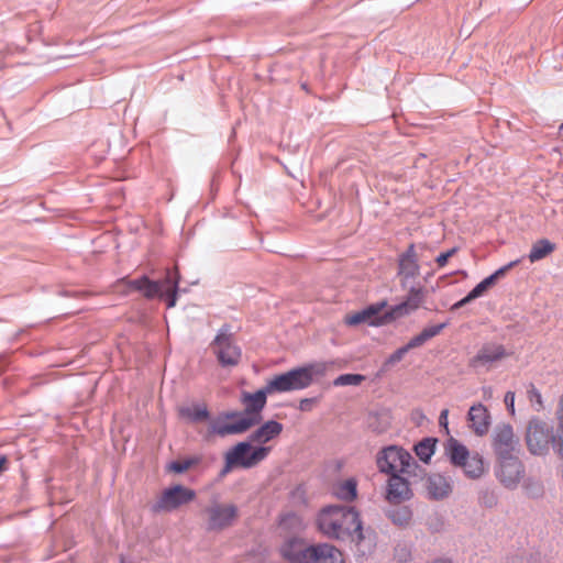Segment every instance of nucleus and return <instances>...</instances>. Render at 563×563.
Here are the masks:
<instances>
[{
    "instance_id": "58836bf2",
    "label": "nucleus",
    "mask_w": 563,
    "mask_h": 563,
    "mask_svg": "<svg viewBox=\"0 0 563 563\" xmlns=\"http://www.w3.org/2000/svg\"><path fill=\"white\" fill-rule=\"evenodd\" d=\"M479 501L488 507H493L496 505V496L493 492L486 489L481 492L479 494Z\"/></svg>"
},
{
    "instance_id": "ea45409f",
    "label": "nucleus",
    "mask_w": 563,
    "mask_h": 563,
    "mask_svg": "<svg viewBox=\"0 0 563 563\" xmlns=\"http://www.w3.org/2000/svg\"><path fill=\"white\" fill-rule=\"evenodd\" d=\"M457 252V247H452L448 250L446 252L441 253L437 256L435 262L439 265V267H443L446 265L450 257H452Z\"/></svg>"
},
{
    "instance_id": "c9c22d12",
    "label": "nucleus",
    "mask_w": 563,
    "mask_h": 563,
    "mask_svg": "<svg viewBox=\"0 0 563 563\" xmlns=\"http://www.w3.org/2000/svg\"><path fill=\"white\" fill-rule=\"evenodd\" d=\"M527 395L530 404L534 407L536 410L540 411L543 409L542 395L533 384L529 385Z\"/></svg>"
},
{
    "instance_id": "c03bdc74",
    "label": "nucleus",
    "mask_w": 563,
    "mask_h": 563,
    "mask_svg": "<svg viewBox=\"0 0 563 563\" xmlns=\"http://www.w3.org/2000/svg\"><path fill=\"white\" fill-rule=\"evenodd\" d=\"M448 416H449V410L448 409H443L441 411V413H440V417H439L440 427H443L445 429L446 433H449Z\"/></svg>"
},
{
    "instance_id": "6e6552de",
    "label": "nucleus",
    "mask_w": 563,
    "mask_h": 563,
    "mask_svg": "<svg viewBox=\"0 0 563 563\" xmlns=\"http://www.w3.org/2000/svg\"><path fill=\"white\" fill-rule=\"evenodd\" d=\"M195 498L196 492L194 489L177 484L163 490L156 503L152 506V511L172 512L191 503Z\"/></svg>"
},
{
    "instance_id": "4468645a",
    "label": "nucleus",
    "mask_w": 563,
    "mask_h": 563,
    "mask_svg": "<svg viewBox=\"0 0 563 563\" xmlns=\"http://www.w3.org/2000/svg\"><path fill=\"white\" fill-rule=\"evenodd\" d=\"M517 443L510 424L501 423L496 427L493 434V448L498 459L515 456L514 451Z\"/></svg>"
},
{
    "instance_id": "4c0bfd02",
    "label": "nucleus",
    "mask_w": 563,
    "mask_h": 563,
    "mask_svg": "<svg viewBox=\"0 0 563 563\" xmlns=\"http://www.w3.org/2000/svg\"><path fill=\"white\" fill-rule=\"evenodd\" d=\"M236 455L238 454H228L225 453L224 455V467L223 470L221 471V475H225L228 474L232 468L234 467H239V465L236 464Z\"/></svg>"
},
{
    "instance_id": "4be33fe9",
    "label": "nucleus",
    "mask_w": 563,
    "mask_h": 563,
    "mask_svg": "<svg viewBox=\"0 0 563 563\" xmlns=\"http://www.w3.org/2000/svg\"><path fill=\"white\" fill-rule=\"evenodd\" d=\"M444 452L451 464L456 467H460L471 456L468 449L453 437L446 440Z\"/></svg>"
},
{
    "instance_id": "ddd939ff",
    "label": "nucleus",
    "mask_w": 563,
    "mask_h": 563,
    "mask_svg": "<svg viewBox=\"0 0 563 563\" xmlns=\"http://www.w3.org/2000/svg\"><path fill=\"white\" fill-rule=\"evenodd\" d=\"M508 355L503 344L486 343L470 360L468 364L472 368H485L488 371L496 362L501 361Z\"/></svg>"
},
{
    "instance_id": "b1692460",
    "label": "nucleus",
    "mask_w": 563,
    "mask_h": 563,
    "mask_svg": "<svg viewBox=\"0 0 563 563\" xmlns=\"http://www.w3.org/2000/svg\"><path fill=\"white\" fill-rule=\"evenodd\" d=\"M555 418L558 420V426L556 429L553 430L551 445L554 453L560 459H563V395L560 397Z\"/></svg>"
},
{
    "instance_id": "473e14b6",
    "label": "nucleus",
    "mask_w": 563,
    "mask_h": 563,
    "mask_svg": "<svg viewBox=\"0 0 563 563\" xmlns=\"http://www.w3.org/2000/svg\"><path fill=\"white\" fill-rule=\"evenodd\" d=\"M522 489L529 498H540L544 494V487L541 481L528 477L522 483Z\"/></svg>"
},
{
    "instance_id": "a211bd4d",
    "label": "nucleus",
    "mask_w": 563,
    "mask_h": 563,
    "mask_svg": "<svg viewBox=\"0 0 563 563\" xmlns=\"http://www.w3.org/2000/svg\"><path fill=\"white\" fill-rule=\"evenodd\" d=\"M470 427L475 434L482 437L486 434L490 427V415L487 408L478 402L473 405L468 410Z\"/></svg>"
},
{
    "instance_id": "72a5a7b5",
    "label": "nucleus",
    "mask_w": 563,
    "mask_h": 563,
    "mask_svg": "<svg viewBox=\"0 0 563 563\" xmlns=\"http://www.w3.org/2000/svg\"><path fill=\"white\" fill-rule=\"evenodd\" d=\"M201 459L199 456L187 457L181 461H172L167 464V470L176 474H183L190 467L199 464Z\"/></svg>"
},
{
    "instance_id": "f257e3e1",
    "label": "nucleus",
    "mask_w": 563,
    "mask_h": 563,
    "mask_svg": "<svg viewBox=\"0 0 563 563\" xmlns=\"http://www.w3.org/2000/svg\"><path fill=\"white\" fill-rule=\"evenodd\" d=\"M321 533L330 539L355 542L357 551L365 555L374 545V538L366 536L358 512L353 507L332 505L324 507L317 518Z\"/></svg>"
},
{
    "instance_id": "79ce46f5",
    "label": "nucleus",
    "mask_w": 563,
    "mask_h": 563,
    "mask_svg": "<svg viewBox=\"0 0 563 563\" xmlns=\"http://www.w3.org/2000/svg\"><path fill=\"white\" fill-rule=\"evenodd\" d=\"M510 415L515 413V393L507 391L504 399Z\"/></svg>"
},
{
    "instance_id": "f3484780",
    "label": "nucleus",
    "mask_w": 563,
    "mask_h": 563,
    "mask_svg": "<svg viewBox=\"0 0 563 563\" xmlns=\"http://www.w3.org/2000/svg\"><path fill=\"white\" fill-rule=\"evenodd\" d=\"M386 307L387 302L385 300L369 305L365 309L357 311L352 316H349L346 318V323L349 325H357L367 322L369 325L378 327L379 324H376L374 322H377L382 318V311Z\"/></svg>"
},
{
    "instance_id": "9d476101",
    "label": "nucleus",
    "mask_w": 563,
    "mask_h": 563,
    "mask_svg": "<svg viewBox=\"0 0 563 563\" xmlns=\"http://www.w3.org/2000/svg\"><path fill=\"white\" fill-rule=\"evenodd\" d=\"M409 288L408 296L404 301L393 306L389 310L383 312L382 318L375 322L376 324H386L398 318L410 314L416 311L423 301V289L421 286H407Z\"/></svg>"
},
{
    "instance_id": "aec40b11",
    "label": "nucleus",
    "mask_w": 563,
    "mask_h": 563,
    "mask_svg": "<svg viewBox=\"0 0 563 563\" xmlns=\"http://www.w3.org/2000/svg\"><path fill=\"white\" fill-rule=\"evenodd\" d=\"M129 286L137 291H141L146 298L152 299L155 297L163 298L164 287L166 284L164 283V279L154 282L151 280L147 276H142L140 278L130 280Z\"/></svg>"
},
{
    "instance_id": "f704fd0d",
    "label": "nucleus",
    "mask_w": 563,
    "mask_h": 563,
    "mask_svg": "<svg viewBox=\"0 0 563 563\" xmlns=\"http://www.w3.org/2000/svg\"><path fill=\"white\" fill-rule=\"evenodd\" d=\"M365 380V376L362 374H342L339 375L334 380L335 387L340 386H358Z\"/></svg>"
},
{
    "instance_id": "37998d69",
    "label": "nucleus",
    "mask_w": 563,
    "mask_h": 563,
    "mask_svg": "<svg viewBox=\"0 0 563 563\" xmlns=\"http://www.w3.org/2000/svg\"><path fill=\"white\" fill-rule=\"evenodd\" d=\"M314 398H303L299 402V410L300 411H310L312 404L314 402Z\"/></svg>"
},
{
    "instance_id": "39448f33",
    "label": "nucleus",
    "mask_w": 563,
    "mask_h": 563,
    "mask_svg": "<svg viewBox=\"0 0 563 563\" xmlns=\"http://www.w3.org/2000/svg\"><path fill=\"white\" fill-rule=\"evenodd\" d=\"M376 463L379 472L388 475L397 473L410 476L415 474V470L418 468V464L412 455L398 445L384 448L378 453Z\"/></svg>"
},
{
    "instance_id": "7ed1b4c3",
    "label": "nucleus",
    "mask_w": 563,
    "mask_h": 563,
    "mask_svg": "<svg viewBox=\"0 0 563 563\" xmlns=\"http://www.w3.org/2000/svg\"><path fill=\"white\" fill-rule=\"evenodd\" d=\"M288 563H344L342 553L332 544H308L302 539L289 538L279 548Z\"/></svg>"
},
{
    "instance_id": "9b49d317",
    "label": "nucleus",
    "mask_w": 563,
    "mask_h": 563,
    "mask_svg": "<svg viewBox=\"0 0 563 563\" xmlns=\"http://www.w3.org/2000/svg\"><path fill=\"white\" fill-rule=\"evenodd\" d=\"M525 476V465L517 457L498 459L496 477L508 489H516Z\"/></svg>"
},
{
    "instance_id": "bb28decb",
    "label": "nucleus",
    "mask_w": 563,
    "mask_h": 563,
    "mask_svg": "<svg viewBox=\"0 0 563 563\" xmlns=\"http://www.w3.org/2000/svg\"><path fill=\"white\" fill-rule=\"evenodd\" d=\"M495 282L490 276L484 278L481 283H478L464 298L459 300L452 306V310H456L472 300L481 297L490 286H493Z\"/></svg>"
},
{
    "instance_id": "6ab92c4d",
    "label": "nucleus",
    "mask_w": 563,
    "mask_h": 563,
    "mask_svg": "<svg viewBox=\"0 0 563 563\" xmlns=\"http://www.w3.org/2000/svg\"><path fill=\"white\" fill-rule=\"evenodd\" d=\"M424 486L428 497L433 500L444 499L452 492L451 483L441 474H431L428 476Z\"/></svg>"
},
{
    "instance_id": "7c9ffc66",
    "label": "nucleus",
    "mask_w": 563,
    "mask_h": 563,
    "mask_svg": "<svg viewBox=\"0 0 563 563\" xmlns=\"http://www.w3.org/2000/svg\"><path fill=\"white\" fill-rule=\"evenodd\" d=\"M180 415L188 418L192 422H200L209 419L210 415L206 405H195L192 407H184Z\"/></svg>"
},
{
    "instance_id": "de8ad7c7",
    "label": "nucleus",
    "mask_w": 563,
    "mask_h": 563,
    "mask_svg": "<svg viewBox=\"0 0 563 563\" xmlns=\"http://www.w3.org/2000/svg\"><path fill=\"white\" fill-rule=\"evenodd\" d=\"M120 563H126L123 558H121Z\"/></svg>"
},
{
    "instance_id": "2eb2a0df",
    "label": "nucleus",
    "mask_w": 563,
    "mask_h": 563,
    "mask_svg": "<svg viewBox=\"0 0 563 563\" xmlns=\"http://www.w3.org/2000/svg\"><path fill=\"white\" fill-rule=\"evenodd\" d=\"M420 266L418 264V256L416 253L415 244H410L406 252L398 258V276L404 288L412 285V282L419 276Z\"/></svg>"
},
{
    "instance_id": "dca6fc26",
    "label": "nucleus",
    "mask_w": 563,
    "mask_h": 563,
    "mask_svg": "<svg viewBox=\"0 0 563 563\" xmlns=\"http://www.w3.org/2000/svg\"><path fill=\"white\" fill-rule=\"evenodd\" d=\"M407 474L393 473L389 475L386 488V499L391 504H400L412 497V490L406 478Z\"/></svg>"
},
{
    "instance_id": "423d86ee",
    "label": "nucleus",
    "mask_w": 563,
    "mask_h": 563,
    "mask_svg": "<svg viewBox=\"0 0 563 563\" xmlns=\"http://www.w3.org/2000/svg\"><path fill=\"white\" fill-rule=\"evenodd\" d=\"M213 353L218 362L223 367L235 366L240 363L242 352L235 343L233 334L230 332V325H222L211 343Z\"/></svg>"
},
{
    "instance_id": "a878e982",
    "label": "nucleus",
    "mask_w": 563,
    "mask_h": 563,
    "mask_svg": "<svg viewBox=\"0 0 563 563\" xmlns=\"http://www.w3.org/2000/svg\"><path fill=\"white\" fill-rule=\"evenodd\" d=\"M460 467L464 475L471 479L479 478L485 472L484 460L478 453L471 454Z\"/></svg>"
},
{
    "instance_id": "1a4fd4ad",
    "label": "nucleus",
    "mask_w": 563,
    "mask_h": 563,
    "mask_svg": "<svg viewBox=\"0 0 563 563\" xmlns=\"http://www.w3.org/2000/svg\"><path fill=\"white\" fill-rule=\"evenodd\" d=\"M207 515V530L220 532L231 527L238 518L239 509L233 504L212 503L205 509Z\"/></svg>"
},
{
    "instance_id": "a19ab883",
    "label": "nucleus",
    "mask_w": 563,
    "mask_h": 563,
    "mask_svg": "<svg viewBox=\"0 0 563 563\" xmlns=\"http://www.w3.org/2000/svg\"><path fill=\"white\" fill-rule=\"evenodd\" d=\"M520 261L519 260H516V261H512L506 265H504L503 267L498 268L495 273H493L492 275H489L493 280L496 283V280L500 277H503L510 268H512L514 266H516Z\"/></svg>"
},
{
    "instance_id": "e433bc0d",
    "label": "nucleus",
    "mask_w": 563,
    "mask_h": 563,
    "mask_svg": "<svg viewBox=\"0 0 563 563\" xmlns=\"http://www.w3.org/2000/svg\"><path fill=\"white\" fill-rule=\"evenodd\" d=\"M409 352L406 345L397 349L394 353H391L385 362V366H391L398 362H400L404 356Z\"/></svg>"
},
{
    "instance_id": "49530a36",
    "label": "nucleus",
    "mask_w": 563,
    "mask_h": 563,
    "mask_svg": "<svg viewBox=\"0 0 563 563\" xmlns=\"http://www.w3.org/2000/svg\"><path fill=\"white\" fill-rule=\"evenodd\" d=\"M483 394L485 398H490L493 394L492 387H483Z\"/></svg>"
},
{
    "instance_id": "f8f14e48",
    "label": "nucleus",
    "mask_w": 563,
    "mask_h": 563,
    "mask_svg": "<svg viewBox=\"0 0 563 563\" xmlns=\"http://www.w3.org/2000/svg\"><path fill=\"white\" fill-rule=\"evenodd\" d=\"M271 452L269 446H258L252 449L251 441L239 442L231 448L228 454H238L236 464L242 468H252L264 461Z\"/></svg>"
},
{
    "instance_id": "cd10ccee",
    "label": "nucleus",
    "mask_w": 563,
    "mask_h": 563,
    "mask_svg": "<svg viewBox=\"0 0 563 563\" xmlns=\"http://www.w3.org/2000/svg\"><path fill=\"white\" fill-rule=\"evenodd\" d=\"M555 250V244L549 241L548 239H541L538 240L536 243H533L528 258L531 263L538 262L544 257H547L549 254H551Z\"/></svg>"
},
{
    "instance_id": "f03ea898",
    "label": "nucleus",
    "mask_w": 563,
    "mask_h": 563,
    "mask_svg": "<svg viewBox=\"0 0 563 563\" xmlns=\"http://www.w3.org/2000/svg\"><path fill=\"white\" fill-rule=\"evenodd\" d=\"M268 382L255 393L244 391L241 395L243 411H228L219 416L210 426V431L217 435L241 434L258 424L263 417L262 411L267 402Z\"/></svg>"
},
{
    "instance_id": "20e7f679",
    "label": "nucleus",
    "mask_w": 563,
    "mask_h": 563,
    "mask_svg": "<svg viewBox=\"0 0 563 563\" xmlns=\"http://www.w3.org/2000/svg\"><path fill=\"white\" fill-rule=\"evenodd\" d=\"M331 364L328 362H312L275 375L267 380L268 391L287 393L306 389L312 385L316 378L323 377Z\"/></svg>"
},
{
    "instance_id": "0eeeda50",
    "label": "nucleus",
    "mask_w": 563,
    "mask_h": 563,
    "mask_svg": "<svg viewBox=\"0 0 563 563\" xmlns=\"http://www.w3.org/2000/svg\"><path fill=\"white\" fill-rule=\"evenodd\" d=\"M553 428L545 421L533 418L529 421L526 433L528 450L533 455L543 456L549 453L552 443Z\"/></svg>"
},
{
    "instance_id": "2f4dec72",
    "label": "nucleus",
    "mask_w": 563,
    "mask_h": 563,
    "mask_svg": "<svg viewBox=\"0 0 563 563\" xmlns=\"http://www.w3.org/2000/svg\"><path fill=\"white\" fill-rule=\"evenodd\" d=\"M437 440L433 438H426L415 445L417 456L424 463H428L434 454Z\"/></svg>"
},
{
    "instance_id": "09e8293b",
    "label": "nucleus",
    "mask_w": 563,
    "mask_h": 563,
    "mask_svg": "<svg viewBox=\"0 0 563 563\" xmlns=\"http://www.w3.org/2000/svg\"><path fill=\"white\" fill-rule=\"evenodd\" d=\"M560 130H563V123L560 125Z\"/></svg>"
},
{
    "instance_id": "412c9836",
    "label": "nucleus",
    "mask_w": 563,
    "mask_h": 563,
    "mask_svg": "<svg viewBox=\"0 0 563 563\" xmlns=\"http://www.w3.org/2000/svg\"><path fill=\"white\" fill-rule=\"evenodd\" d=\"M283 432V424L276 420H269L262 424L249 437L251 442L264 444L277 438Z\"/></svg>"
},
{
    "instance_id": "a18cd8bd",
    "label": "nucleus",
    "mask_w": 563,
    "mask_h": 563,
    "mask_svg": "<svg viewBox=\"0 0 563 563\" xmlns=\"http://www.w3.org/2000/svg\"><path fill=\"white\" fill-rule=\"evenodd\" d=\"M8 463V460L4 455L0 456V475L5 470V465Z\"/></svg>"
},
{
    "instance_id": "c756f323",
    "label": "nucleus",
    "mask_w": 563,
    "mask_h": 563,
    "mask_svg": "<svg viewBox=\"0 0 563 563\" xmlns=\"http://www.w3.org/2000/svg\"><path fill=\"white\" fill-rule=\"evenodd\" d=\"M357 484L355 479L349 478L334 487V495L346 501H352L357 496Z\"/></svg>"
},
{
    "instance_id": "5701e85b",
    "label": "nucleus",
    "mask_w": 563,
    "mask_h": 563,
    "mask_svg": "<svg viewBox=\"0 0 563 563\" xmlns=\"http://www.w3.org/2000/svg\"><path fill=\"white\" fill-rule=\"evenodd\" d=\"M164 283L166 286L164 287V296L167 301V307L172 308L176 305L177 301V291L179 284V273L177 268H167L166 276L164 278Z\"/></svg>"
},
{
    "instance_id": "c85d7f7f",
    "label": "nucleus",
    "mask_w": 563,
    "mask_h": 563,
    "mask_svg": "<svg viewBox=\"0 0 563 563\" xmlns=\"http://www.w3.org/2000/svg\"><path fill=\"white\" fill-rule=\"evenodd\" d=\"M386 516L393 521V523L399 527H405L409 525L412 518V511L408 506H399L388 509L386 511Z\"/></svg>"
},
{
    "instance_id": "393cba45",
    "label": "nucleus",
    "mask_w": 563,
    "mask_h": 563,
    "mask_svg": "<svg viewBox=\"0 0 563 563\" xmlns=\"http://www.w3.org/2000/svg\"><path fill=\"white\" fill-rule=\"evenodd\" d=\"M446 325L448 322H443L440 324H434L424 328L418 335H415L408 341V343L406 344L407 349L410 351L412 349L423 345L427 341L437 336Z\"/></svg>"
}]
</instances>
